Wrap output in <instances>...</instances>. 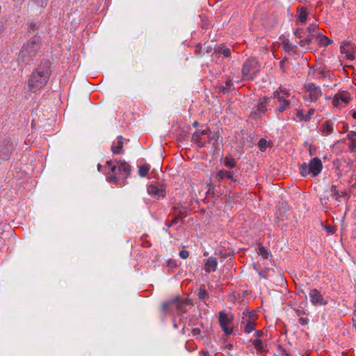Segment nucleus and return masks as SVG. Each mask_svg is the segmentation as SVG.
I'll list each match as a JSON object with an SVG mask.
<instances>
[{
  "mask_svg": "<svg viewBox=\"0 0 356 356\" xmlns=\"http://www.w3.org/2000/svg\"><path fill=\"white\" fill-rule=\"evenodd\" d=\"M186 329V326H184L181 330L182 333L184 334L185 333V330Z\"/></svg>",
  "mask_w": 356,
  "mask_h": 356,
  "instance_id": "nucleus-59",
  "label": "nucleus"
},
{
  "mask_svg": "<svg viewBox=\"0 0 356 356\" xmlns=\"http://www.w3.org/2000/svg\"><path fill=\"white\" fill-rule=\"evenodd\" d=\"M195 53L197 56L204 55V51L202 50V48L200 44H197L195 47Z\"/></svg>",
  "mask_w": 356,
  "mask_h": 356,
  "instance_id": "nucleus-39",
  "label": "nucleus"
},
{
  "mask_svg": "<svg viewBox=\"0 0 356 356\" xmlns=\"http://www.w3.org/2000/svg\"><path fill=\"white\" fill-rule=\"evenodd\" d=\"M283 63H284V61H283V60H282V61H281V62H280V65H283Z\"/></svg>",
  "mask_w": 356,
  "mask_h": 356,
  "instance_id": "nucleus-62",
  "label": "nucleus"
},
{
  "mask_svg": "<svg viewBox=\"0 0 356 356\" xmlns=\"http://www.w3.org/2000/svg\"><path fill=\"white\" fill-rule=\"evenodd\" d=\"M262 334H263V332L261 331L256 330L255 332H254L255 337H257L258 338L260 337Z\"/></svg>",
  "mask_w": 356,
  "mask_h": 356,
  "instance_id": "nucleus-53",
  "label": "nucleus"
},
{
  "mask_svg": "<svg viewBox=\"0 0 356 356\" xmlns=\"http://www.w3.org/2000/svg\"><path fill=\"white\" fill-rule=\"evenodd\" d=\"M148 193L155 197H163L165 195V192L163 188H160L155 185H149L147 187Z\"/></svg>",
  "mask_w": 356,
  "mask_h": 356,
  "instance_id": "nucleus-17",
  "label": "nucleus"
},
{
  "mask_svg": "<svg viewBox=\"0 0 356 356\" xmlns=\"http://www.w3.org/2000/svg\"><path fill=\"white\" fill-rule=\"evenodd\" d=\"M218 52L223 54L225 57H229L231 54V51L229 48H226L225 46L222 45L219 49Z\"/></svg>",
  "mask_w": 356,
  "mask_h": 356,
  "instance_id": "nucleus-35",
  "label": "nucleus"
},
{
  "mask_svg": "<svg viewBox=\"0 0 356 356\" xmlns=\"http://www.w3.org/2000/svg\"><path fill=\"white\" fill-rule=\"evenodd\" d=\"M318 33H309V35L305 38L307 41L310 44L314 38H318Z\"/></svg>",
  "mask_w": 356,
  "mask_h": 356,
  "instance_id": "nucleus-44",
  "label": "nucleus"
},
{
  "mask_svg": "<svg viewBox=\"0 0 356 356\" xmlns=\"http://www.w3.org/2000/svg\"><path fill=\"white\" fill-rule=\"evenodd\" d=\"M299 322L302 325H306L309 323V319L305 317H300L299 318Z\"/></svg>",
  "mask_w": 356,
  "mask_h": 356,
  "instance_id": "nucleus-48",
  "label": "nucleus"
},
{
  "mask_svg": "<svg viewBox=\"0 0 356 356\" xmlns=\"http://www.w3.org/2000/svg\"><path fill=\"white\" fill-rule=\"evenodd\" d=\"M218 261L216 257H210L204 263V270L207 273L215 272L217 268Z\"/></svg>",
  "mask_w": 356,
  "mask_h": 356,
  "instance_id": "nucleus-16",
  "label": "nucleus"
},
{
  "mask_svg": "<svg viewBox=\"0 0 356 356\" xmlns=\"http://www.w3.org/2000/svg\"><path fill=\"white\" fill-rule=\"evenodd\" d=\"M317 36L318 38H319V42L323 46H327L332 42V40L330 39L324 35H321L320 33H318Z\"/></svg>",
  "mask_w": 356,
  "mask_h": 356,
  "instance_id": "nucleus-31",
  "label": "nucleus"
},
{
  "mask_svg": "<svg viewBox=\"0 0 356 356\" xmlns=\"http://www.w3.org/2000/svg\"><path fill=\"white\" fill-rule=\"evenodd\" d=\"M307 13L306 9L303 7L298 8V18L301 23H305L307 20Z\"/></svg>",
  "mask_w": 356,
  "mask_h": 356,
  "instance_id": "nucleus-27",
  "label": "nucleus"
},
{
  "mask_svg": "<svg viewBox=\"0 0 356 356\" xmlns=\"http://www.w3.org/2000/svg\"><path fill=\"white\" fill-rule=\"evenodd\" d=\"M316 109L314 108H311L308 110L307 113L305 114L304 117H302V121L308 122L314 114Z\"/></svg>",
  "mask_w": 356,
  "mask_h": 356,
  "instance_id": "nucleus-33",
  "label": "nucleus"
},
{
  "mask_svg": "<svg viewBox=\"0 0 356 356\" xmlns=\"http://www.w3.org/2000/svg\"><path fill=\"white\" fill-rule=\"evenodd\" d=\"M106 167L108 168L107 179L110 182L118 184L120 179H125L130 175L131 167L125 161H108Z\"/></svg>",
  "mask_w": 356,
  "mask_h": 356,
  "instance_id": "nucleus-1",
  "label": "nucleus"
},
{
  "mask_svg": "<svg viewBox=\"0 0 356 356\" xmlns=\"http://www.w3.org/2000/svg\"><path fill=\"white\" fill-rule=\"evenodd\" d=\"M267 147H268V141L266 139L261 138L259 140L258 147L260 151L265 152Z\"/></svg>",
  "mask_w": 356,
  "mask_h": 356,
  "instance_id": "nucleus-32",
  "label": "nucleus"
},
{
  "mask_svg": "<svg viewBox=\"0 0 356 356\" xmlns=\"http://www.w3.org/2000/svg\"><path fill=\"white\" fill-rule=\"evenodd\" d=\"M33 1L40 7H45L47 5L48 0H33Z\"/></svg>",
  "mask_w": 356,
  "mask_h": 356,
  "instance_id": "nucleus-40",
  "label": "nucleus"
},
{
  "mask_svg": "<svg viewBox=\"0 0 356 356\" xmlns=\"http://www.w3.org/2000/svg\"><path fill=\"white\" fill-rule=\"evenodd\" d=\"M234 174L231 171L227 170H220L216 175V178L218 181H221L223 179H227L233 181Z\"/></svg>",
  "mask_w": 356,
  "mask_h": 356,
  "instance_id": "nucleus-22",
  "label": "nucleus"
},
{
  "mask_svg": "<svg viewBox=\"0 0 356 356\" xmlns=\"http://www.w3.org/2000/svg\"><path fill=\"white\" fill-rule=\"evenodd\" d=\"M341 52L345 54L346 58L348 60H355V54L352 51V46L349 43L346 42L341 45L340 47Z\"/></svg>",
  "mask_w": 356,
  "mask_h": 356,
  "instance_id": "nucleus-15",
  "label": "nucleus"
},
{
  "mask_svg": "<svg viewBox=\"0 0 356 356\" xmlns=\"http://www.w3.org/2000/svg\"><path fill=\"white\" fill-rule=\"evenodd\" d=\"M225 165L229 168H233L236 165V161L234 159L226 157L225 159Z\"/></svg>",
  "mask_w": 356,
  "mask_h": 356,
  "instance_id": "nucleus-36",
  "label": "nucleus"
},
{
  "mask_svg": "<svg viewBox=\"0 0 356 356\" xmlns=\"http://www.w3.org/2000/svg\"><path fill=\"white\" fill-rule=\"evenodd\" d=\"M351 99L350 94L345 90L338 91L332 98L333 106L339 109L346 107Z\"/></svg>",
  "mask_w": 356,
  "mask_h": 356,
  "instance_id": "nucleus-7",
  "label": "nucleus"
},
{
  "mask_svg": "<svg viewBox=\"0 0 356 356\" xmlns=\"http://www.w3.org/2000/svg\"><path fill=\"white\" fill-rule=\"evenodd\" d=\"M50 76L49 64L42 63L31 75L29 81V88L35 92L42 89L47 84Z\"/></svg>",
  "mask_w": 356,
  "mask_h": 356,
  "instance_id": "nucleus-2",
  "label": "nucleus"
},
{
  "mask_svg": "<svg viewBox=\"0 0 356 356\" xmlns=\"http://www.w3.org/2000/svg\"><path fill=\"white\" fill-rule=\"evenodd\" d=\"M309 296L310 302L314 306H325L327 304V301L324 298L321 293L316 289H310Z\"/></svg>",
  "mask_w": 356,
  "mask_h": 356,
  "instance_id": "nucleus-10",
  "label": "nucleus"
},
{
  "mask_svg": "<svg viewBox=\"0 0 356 356\" xmlns=\"http://www.w3.org/2000/svg\"><path fill=\"white\" fill-rule=\"evenodd\" d=\"M177 300H178L177 298H174L172 299H170V300H168L164 302L162 304L163 312H168L172 308L175 307L174 305H175V304H177Z\"/></svg>",
  "mask_w": 356,
  "mask_h": 356,
  "instance_id": "nucleus-23",
  "label": "nucleus"
},
{
  "mask_svg": "<svg viewBox=\"0 0 356 356\" xmlns=\"http://www.w3.org/2000/svg\"><path fill=\"white\" fill-rule=\"evenodd\" d=\"M243 317L241 322V327L247 334L252 332L254 330L255 326V316L254 314L249 312H243Z\"/></svg>",
  "mask_w": 356,
  "mask_h": 356,
  "instance_id": "nucleus-8",
  "label": "nucleus"
},
{
  "mask_svg": "<svg viewBox=\"0 0 356 356\" xmlns=\"http://www.w3.org/2000/svg\"><path fill=\"white\" fill-rule=\"evenodd\" d=\"M310 165L312 168L313 177L317 176L323 169L322 161L318 157H315L310 161Z\"/></svg>",
  "mask_w": 356,
  "mask_h": 356,
  "instance_id": "nucleus-14",
  "label": "nucleus"
},
{
  "mask_svg": "<svg viewBox=\"0 0 356 356\" xmlns=\"http://www.w3.org/2000/svg\"><path fill=\"white\" fill-rule=\"evenodd\" d=\"M305 115V114H304L303 113V111H299L298 113H297V116L301 120H302V117H304Z\"/></svg>",
  "mask_w": 356,
  "mask_h": 356,
  "instance_id": "nucleus-51",
  "label": "nucleus"
},
{
  "mask_svg": "<svg viewBox=\"0 0 356 356\" xmlns=\"http://www.w3.org/2000/svg\"><path fill=\"white\" fill-rule=\"evenodd\" d=\"M123 138L121 136H118V141L113 142L111 146V151L115 154H122L123 152Z\"/></svg>",
  "mask_w": 356,
  "mask_h": 356,
  "instance_id": "nucleus-18",
  "label": "nucleus"
},
{
  "mask_svg": "<svg viewBox=\"0 0 356 356\" xmlns=\"http://www.w3.org/2000/svg\"><path fill=\"white\" fill-rule=\"evenodd\" d=\"M314 74L315 79L320 81L327 77L329 75V72L325 71L323 69L320 67L315 70Z\"/></svg>",
  "mask_w": 356,
  "mask_h": 356,
  "instance_id": "nucleus-26",
  "label": "nucleus"
},
{
  "mask_svg": "<svg viewBox=\"0 0 356 356\" xmlns=\"http://www.w3.org/2000/svg\"><path fill=\"white\" fill-rule=\"evenodd\" d=\"M332 97H326L325 99H332Z\"/></svg>",
  "mask_w": 356,
  "mask_h": 356,
  "instance_id": "nucleus-61",
  "label": "nucleus"
},
{
  "mask_svg": "<svg viewBox=\"0 0 356 356\" xmlns=\"http://www.w3.org/2000/svg\"><path fill=\"white\" fill-rule=\"evenodd\" d=\"M300 174L303 177H306L309 175H312V168L310 165V163L308 164H307L305 163H302L300 167Z\"/></svg>",
  "mask_w": 356,
  "mask_h": 356,
  "instance_id": "nucleus-25",
  "label": "nucleus"
},
{
  "mask_svg": "<svg viewBox=\"0 0 356 356\" xmlns=\"http://www.w3.org/2000/svg\"><path fill=\"white\" fill-rule=\"evenodd\" d=\"M272 97H264L258 100L257 103L254 106L250 113V117L257 119L261 114H264L266 111V104H268Z\"/></svg>",
  "mask_w": 356,
  "mask_h": 356,
  "instance_id": "nucleus-9",
  "label": "nucleus"
},
{
  "mask_svg": "<svg viewBox=\"0 0 356 356\" xmlns=\"http://www.w3.org/2000/svg\"><path fill=\"white\" fill-rule=\"evenodd\" d=\"M303 30L302 29H297L295 33V37L296 38H301L302 37Z\"/></svg>",
  "mask_w": 356,
  "mask_h": 356,
  "instance_id": "nucleus-45",
  "label": "nucleus"
},
{
  "mask_svg": "<svg viewBox=\"0 0 356 356\" xmlns=\"http://www.w3.org/2000/svg\"><path fill=\"white\" fill-rule=\"evenodd\" d=\"M206 136L207 137V145L211 144L212 147H216L218 145V140L220 138V136L218 133H212L210 130V133L209 134H207Z\"/></svg>",
  "mask_w": 356,
  "mask_h": 356,
  "instance_id": "nucleus-19",
  "label": "nucleus"
},
{
  "mask_svg": "<svg viewBox=\"0 0 356 356\" xmlns=\"http://www.w3.org/2000/svg\"><path fill=\"white\" fill-rule=\"evenodd\" d=\"M317 106H318V108H317L318 111H323V106H321L319 103L317 104Z\"/></svg>",
  "mask_w": 356,
  "mask_h": 356,
  "instance_id": "nucleus-55",
  "label": "nucleus"
},
{
  "mask_svg": "<svg viewBox=\"0 0 356 356\" xmlns=\"http://www.w3.org/2000/svg\"><path fill=\"white\" fill-rule=\"evenodd\" d=\"M259 70L260 68L257 61L254 58H248L243 65L242 67V75L243 79H253Z\"/></svg>",
  "mask_w": 356,
  "mask_h": 356,
  "instance_id": "nucleus-6",
  "label": "nucleus"
},
{
  "mask_svg": "<svg viewBox=\"0 0 356 356\" xmlns=\"http://www.w3.org/2000/svg\"><path fill=\"white\" fill-rule=\"evenodd\" d=\"M355 135H356V133H355V132H354V131H350V132L348 134V138H353L354 136H355Z\"/></svg>",
  "mask_w": 356,
  "mask_h": 356,
  "instance_id": "nucleus-54",
  "label": "nucleus"
},
{
  "mask_svg": "<svg viewBox=\"0 0 356 356\" xmlns=\"http://www.w3.org/2000/svg\"><path fill=\"white\" fill-rule=\"evenodd\" d=\"M191 332H192L193 336H196V337L202 336V331L198 327L193 328L191 330Z\"/></svg>",
  "mask_w": 356,
  "mask_h": 356,
  "instance_id": "nucleus-43",
  "label": "nucleus"
},
{
  "mask_svg": "<svg viewBox=\"0 0 356 356\" xmlns=\"http://www.w3.org/2000/svg\"><path fill=\"white\" fill-rule=\"evenodd\" d=\"M181 217L180 216H175L170 223H168L167 224V226L168 227H171L172 225H175V224H177L180 220H181Z\"/></svg>",
  "mask_w": 356,
  "mask_h": 356,
  "instance_id": "nucleus-41",
  "label": "nucleus"
},
{
  "mask_svg": "<svg viewBox=\"0 0 356 356\" xmlns=\"http://www.w3.org/2000/svg\"><path fill=\"white\" fill-rule=\"evenodd\" d=\"M259 254L261 255L264 259H267L270 255V252L264 246H260L259 249Z\"/></svg>",
  "mask_w": 356,
  "mask_h": 356,
  "instance_id": "nucleus-34",
  "label": "nucleus"
},
{
  "mask_svg": "<svg viewBox=\"0 0 356 356\" xmlns=\"http://www.w3.org/2000/svg\"><path fill=\"white\" fill-rule=\"evenodd\" d=\"M149 169L150 167L147 164L140 166L138 170L139 175L142 177H145L147 175Z\"/></svg>",
  "mask_w": 356,
  "mask_h": 356,
  "instance_id": "nucleus-30",
  "label": "nucleus"
},
{
  "mask_svg": "<svg viewBox=\"0 0 356 356\" xmlns=\"http://www.w3.org/2000/svg\"><path fill=\"white\" fill-rule=\"evenodd\" d=\"M179 256L182 259H186L189 256V252L187 250H181L179 252Z\"/></svg>",
  "mask_w": 356,
  "mask_h": 356,
  "instance_id": "nucleus-46",
  "label": "nucleus"
},
{
  "mask_svg": "<svg viewBox=\"0 0 356 356\" xmlns=\"http://www.w3.org/2000/svg\"><path fill=\"white\" fill-rule=\"evenodd\" d=\"M352 117L354 118V119H356V111H354L352 114Z\"/></svg>",
  "mask_w": 356,
  "mask_h": 356,
  "instance_id": "nucleus-56",
  "label": "nucleus"
},
{
  "mask_svg": "<svg viewBox=\"0 0 356 356\" xmlns=\"http://www.w3.org/2000/svg\"><path fill=\"white\" fill-rule=\"evenodd\" d=\"M282 47L286 52L295 53L296 46L290 42L289 40H284L282 42Z\"/></svg>",
  "mask_w": 356,
  "mask_h": 356,
  "instance_id": "nucleus-24",
  "label": "nucleus"
},
{
  "mask_svg": "<svg viewBox=\"0 0 356 356\" xmlns=\"http://www.w3.org/2000/svg\"><path fill=\"white\" fill-rule=\"evenodd\" d=\"M233 84L231 80H227L225 82V86H220V90L223 93H227L230 90H232V87Z\"/></svg>",
  "mask_w": 356,
  "mask_h": 356,
  "instance_id": "nucleus-29",
  "label": "nucleus"
},
{
  "mask_svg": "<svg viewBox=\"0 0 356 356\" xmlns=\"http://www.w3.org/2000/svg\"><path fill=\"white\" fill-rule=\"evenodd\" d=\"M233 320L232 315L230 314L220 312L219 313V322L225 333L228 335L232 332V329L229 327Z\"/></svg>",
  "mask_w": 356,
  "mask_h": 356,
  "instance_id": "nucleus-11",
  "label": "nucleus"
},
{
  "mask_svg": "<svg viewBox=\"0 0 356 356\" xmlns=\"http://www.w3.org/2000/svg\"><path fill=\"white\" fill-rule=\"evenodd\" d=\"M252 343L254 345V347L257 350H261L263 348V343L262 341L260 339H255L252 341Z\"/></svg>",
  "mask_w": 356,
  "mask_h": 356,
  "instance_id": "nucleus-38",
  "label": "nucleus"
},
{
  "mask_svg": "<svg viewBox=\"0 0 356 356\" xmlns=\"http://www.w3.org/2000/svg\"><path fill=\"white\" fill-rule=\"evenodd\" d=\"M14 147L15 145L10 138H6L3 141H0V156L3 159L8 157Z\"/></svg>",
  "mask_w": 356,
  "mask_h": 356,
  "instance_id": "nucleus-13",
  "label": "nucleus"
},
{
  "mask_svg": "<svg viewBox=\"0 0 356 356\" xmlns=\"http://www.w3.org/2000/svg\"><path fill=\"white\" fill-rule=\"evenodd\" d=\"M299 44L301 46V47H305L306 45H308L309 44V42L307 41L306 39H304V40H301L299 42Z\"/></svg>",
  "mask_w": 356,
  "mask_h": 356,
  "instance_id": "nucleus-49",
  "label": "nucleus"
},
{
  "mask_svg": "<svg viewBox=\"0 0 356 356\" xmlns=\"http://www.w3.org/2000/svg\"><path fill=\"white\" fill-rule=\"evenodd\" d=\"M317 28L318 26L316 24H312L309 25L307 29L309 33H314Z\"/></svg>",
  "mask_w": 356,
  "mask_h": 356,
  "instance_id": "nucleus-42",
  "label": "nucleus"
},
{
  "mask_svg": "<svg viewBox=\"0 0 356 356\" xmlns=\"http://www.w3.org/2000/svg\"><path fill=\"white\" fill-rule=\"evenodd\" d=\"M330 192L331 195L334 197V199L337 202H340L339 198L343 197L346 195V191H339L337 189V186L335 185H332L330 186Z\"/></svg>",
  "mask_w": 356,
  "mask_h": 356,
  "instance_id": "nucleus-21",
  "label": "nucleus"
},
{
  "mask_svg": "<svg viewBox=\"0 0 356 356\" xmlns=\"http://www.w3.org/2000/svg\"><path fill=\"white\" fill-rule=\"evenodd\" d=\"M175 298H177L178 300L177 304H175L174 305L175 308L182 313H185L186 312L185 306L190 305V301L188 300H184L179 296H177Z\"/></svg>",
  "mask_w": 356,
  "mask_h": 356,
  "instance_id": "nucleus-20",
  "label": "nucleus"
},
{
  "mask_svg": "<svg viewBox=\"0 0 356 356\" xmlns=\"http://www.w3.org/2000/svg\"><path fill=\"white\" fill-rule=\"evenodd\" d=\"M38 28V26L37 25L36 23H31L30 24V29H31V31H35Z\"/></svg>",
  "mask_w": 356,
  "mask_h": 356,
  "instance_id": "nucleus-50",
  "label": "nucleus"
},
{
  "mask_svg": "<svg viewBox=\"0 0 356 356\" xmlns=\"http://www.w3.org/2000/svg\"><path fill=\"white\" fill-rule=\"evenodd\" d=\"M197 124H197V122H194V124H193V125H194V126H197Z\"/></svg>",
  "mask_w": 356,
  "mask_h": 356,
  "instance_id": "nucleus-60",
  "label": "nucleus"
},
{
  "mask_svg": "<svg viewBox=\"0 0 356 356\" xmlns=\"http://www.w3.org/2000/svg\"><path fill=\"white\" fill-rule=\"evenodd\" d=\"M210 133V129H204L202 131H195L192 136V141L194 142L197 145L202 148L207 147V141L205 136L207 134Z\"/></svg>",
  "mask_w": 356,
  "mask_h": 356,
  "instance_id": "nucleus-12",
  "label": "nucleus"
},
{
  "mask_svg": "<svg viewBox=\"0 0 356 356\" xmlns=\"http://www.w3.org/2000/svg\"><path fill=\"white\" fill-rule=\"evenodd\" d=\"M40 47V38H32L22 47L19 54V60H21L24 63L31 60L33 57L36 56Z\"/></svg>",
  "mask_w": 356,
  "mask_h": 356,
  "instance_id": "nucleus-3",
  "label": "nucleus"
},
{
  "mask_svg": "<svg viewBox=\"0 0 356 356\" xmlns=\"http://www.w3.org/2000/svg\"><path fill=\"white\" fill-rule=\"evenodd\" d=\"M303 90L302 98L306 102L316 103L323 97L321 88L312 82L306 83L304 85Z\"/></svg>",
  "mask_w": 356,
  "mask_h": 356,
  "instance_id": "nucleus-4",
  "label": "nucleus"
},
{
  "mask_svg": "<svg viewBox=\"0 0 356 356\" xmlns=\"http://www.w3.org/2000/svg\"><path fill=\"white\" fill-rule=\"evenodd\" d=\"M101 168H102V165H101L100 164H98V165H97V169H98V170H99V171H100V170H101Z\"/></svg>",
  "mask_w": 356,
  "mask_h": 356,
  "instance_id": "nucleus-58",
  "label": "nucleus"
},
{
  "mask_svg": "<svg viewBox=\"0 0 356 356\" xmlns=\"http://www.w3.org/2000/svg\"><path fill=\"white\" fill-rule=\"evenodd\" d=\"M13 1H17V2H19V3H23L25 0H13Z\"/></svg>",
  "mask_w": 356,
  "mask_h": 356,
  "instance_id": "nucleus-57",
  "label": "nucleus"
},
{
  "mask_svg": "<svg viewBox=\"0 0 356 356\" xmlns=\"http://www.w3.org/2000/svg\"><path fill=\"white\" fill-rule=\"evenodd\" d=\"M207 292L204 289L200 288L198 292V298L200 300H205L207 297Z\"/></svg>",
  "mask_w": 356,
  "mask_h": 356,
  "instance_id": "nucleus-37",
  "label": "nucleus"
},
{
  "mask_svg": "<svg viewBox=\"0 0 356 356\" xmlns=\"http://www.w3.org/2000/svg\"><path fill=\"white\" fill-rule=\"evenodd\" d=\"M291 94L286 88H280L273 93L272 97L277 99L279 103L277 112L284 113L291 108V102L289 97Z\"/></svg>",
  "mask_w": 356,
  "mask_h": 356,
  "instance_id": "nucleus-5",
  "label": "nucleus"
},
{
  "mask_svg": "<svg viewBox=\"0 0 356 356\" xmlns=\"http://www.w3.org/2000/svg\"><path fill=\"white\" fill-rule=\"evenodd\" d=\"M321 130L323 134L329 135L333 132L332 124L330 122H325L321 127Z\"/></svg>",
  "mask_w": 356,
  "mask_h": 356,
  "instance_id": "nucleus-28",
  "label": "nucleus"
},
{
  "mask_svg": "<svg viewBox=\"0 0 356 356\" xmlns=\"http://www.w3.org/2000/svg\"><path fill=\"white\" fill-rule=\"evenodd\" d=\"M200 353L204 356H212L209 353L207 350H202Z\"/></svg>",
  "mask_w": 356,
  "mask_h": 356,
  "instance_id": "nucleus-52",
  "label": "nucleus"
},
{
  "mask_svg": "<svg viewBox=\"0 0 356 356\" xmlns=\"http://www.w3.org/2000/svg\"><path fill=\"white\" fill-rule=\"evenodd\" d=\"M204 47L203 51H204V53H209L212 50V47L208 42H205L204 44Z\"/></svg>",
  "mask_w": 356,
  "mask_h": 356,
  "instance_id": "nucleus-47",
  "label": "nucleus"
}]
</instances>
